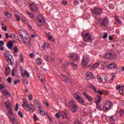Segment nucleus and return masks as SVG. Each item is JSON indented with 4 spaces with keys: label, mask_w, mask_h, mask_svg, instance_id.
<instances>
[{
    "label": "nucleus",
    "mask_w": 124,
    "mask_h": 124,
    "mask_svg": "<svg viewBox=\"0 0 124 124\" xmlns=\"http://www.w3.org/2000/svg\"><path fill=\"white\" fill-rule=\"evenodd\" d=\"M71 65H72L73 67L75 69H76L77 68H78V66L77 65L75 64L74 62L71 63Z\"/></svg>",
    "instance_id": "c03bdc74"
},
{
    "label": "nucleus",
    "mask_w": 124,
    "mask_h": 124,
    "mask_svg": "<svg viewBox=\"0 0 124 124\" xmlns=\"http://www.w3.org/2000/svg\"><path fill=\"white\" fill-rule=\"evenodd\" d=\"M37 77L40 80L41 82L42 83H45V77H44L43 75L38 74Z\"/></svg>",
    "instance_id": "dca6fc26"
},
{
    "label": "nucleus",
    "mask_w": 124,
    "mask_h": 124,
    "mask_svg": "<svg viewBox=\"0 0 124 124\" xmlns=\"http://www.w3.org/2000/svg\"><path fill=\"white\" fill-rule=\"evenodd\" d=\"M13 50H14V54H17V53H18V48L17 47V46H15L13 48Z\"/></svg>",
    "instance_id": "79ce46f5"
},
{
    "label": "nucleus",
    "mask_w": 124,
    "mask_h": 124,
    "mask_svg": "<svg viewBox=\"0 0 124 124\" xmlns=\"http://www.w3.org/2000/svg\"><path fill=\"white\" fill-rule=\"evenodd\" d=\"M114 79H115V77L114 76V74H112V78L110 79L108 83H109V84H112V83H113V81H114Z\"/></svg>",
    "instance_id": "2f4dec72"
},
{
    "label": "nucleus",
    "mask_w": 124,
    "mask_h": 124,
    "mask_svg": "<svg viewBox=\"0 0 124 124\" xmlns=\"http://www.w3.org/2000/svg\"><path fill=\"white\" fill-rule=\"evenodd\" d=\"M97 79L98 81L100 82V83H102V82H103V80H102V78H101V77H100V76L99 75H98L97 76Z\"/></svg>",
    "instance_id": "473e14b6"
},
{
    "label": "nucleus",
    "mask_w": 124,
    "mask_h": 124,
    "mask_svg": "<svg viewBox=\"0 0 124 124\" xmlns=\"http://www.w3.org/2000/svg\"><path fill=\"white\" fill-rule=\"evenodd\" d=\"M34 121H38V119L37 118V116H36V114H34Z\"/></svg>",
    "instance_id": "bf43d9fd"
},
{
    "label": "nucleus",
    "mask_w": 124,
    "mask_h": 124,
    "mask_svg": "<svg viewBox=\"0 0 124 124\" xmlns=\"http://www.w3.org/2000/svg\"><path fill=\"white\" fill-rule=\"evenodd\" d=\"M111 107H112V102L108 101H106L103 106L104 111H108V110L111 109Z\"/></svg>",
    "instance_id": "0eeeda50"
},
{
    "label": "nucleus",
    "mask_w": 124,
    "mask_h": 124,
    "mask_svg": "<svg viewBox=\"0 0 124 124\" xmlns=\"http://www.w3.org/2000/svg\"><path fill=\"white\" fill-rule=\"evenodd\" d=\"M90 62V57L88 55H84L81 62V64L83 66H85Z\"/></svg>",
    "instance_id": "423d86ee"
},
{
    "label": "nucleus",
    "mask_w": 124,
    "mask_h": 124,
    "mask_svg": "<svg viewBox=\"0 0 124 124\" xmlns=\"http://www.w3.org/2000/svg\"><path fill=\"white\" fill-rule=\"evenodd\" d=\"M18 33L20 37H22L24 39H28L29 38V34L25 31L20 30L18 31Z\"/></svg>",
    "instance_id": "39448f33"
},
{
    "label": "nucleus",
    "mask_w": 124,
    "mask_h": 124,
    "mask_svg": "<svg viewBox=\"0 0 124 124\" xmlns=\"http://www.w3.org/2000/svg\"><path fill=\"white\" fill-rule=\"evenodd\" d=\"M108 7L110 9H114V8H115V6H114V4L110 3L108 5Z\"/></svg>",
    "instance_id": "37998d69"
},
{
    "label": "nucleus",
    "mask_w": 124,
    "mask_h": 124,
    "mask_svg": "<svg viewBox=\"0 0 124 124\" xmlns=\"http://www.w3.org/2000/svg\"><path fill=\"white\" fill-rule=\"evenodd\" d=\"M4 57L8 63L11 64V63H12V56L11 55H7V54H5Z\"/></svg>",
    "instance_id": "9b49d317"
},
{
    "label": "nucleus",
    "mask_w": 124,
    "mask_h": 124,
    "mask_svg": "<svg viewBox=\"0 0 124 124\" xmlns=\"http://www.w3.org/2000/svg\"><path fill=\"white\" fill-rule=\"evenodd\" d=\"M29 100H31L32 99V94H30L28 96Z\"/></svg>",
    "instance_id": "e2e57ef3"
},
{
    "label": "nucleus",
    "mask_w": 124,
    "mask_h": 124,
    "mask_svg": "<svg viewBox=\"0 0 124 124\" xmlns=\"http://www.w3.org/2000/svg\"><path fill=\"white\" fill-rule=\"evenodd\" d=\"M104 58L105 59H110V57H109V53L105 54Z\"/></svg>",
    "instance_id": "de8ad7c7"
},
{
    "label": "nucleus",
    "mask_w": 124,
    "mask_h": 124,
    "mask_svg": "<svg viewBox=\"0 0 124 124\" xmlns=\"http://www.w3.org/2000/svg\"><path fill=\"white\" fill-rule=\"evenodd\" d=\"M8 116L10 120H11V121H12V120L15 119V118H14V115H13V112H12V109L9 110V113L8 114Z\"/></svg>",
    "instance_id": "a211bd4d"
},
{
    "label": "nucleus",
    "mask_w": 124,
    "mask_h": 124,
    "mask_svg": "<svg viewBox=\"0 0 124 124\" xmlns=\"http://www.w3.org/2000/svg\"><path fill=\"white\" fill-rule=\"evenodd\" d=\"M90 89H91V90H93V91L94 92H95V93H99V94H101L102 95V94H103V92L100 90H96V88H95L94 87V86H93V85H90L89 86Z\"/></svg>",
    "instance_id": "ddd939ff"
},
{
    "label": "nucleus",
    "mask_w": 124,
    "mask_h": 124,
    "mask_svg": "<svg viewBox=\"0 0 124 124\" xmlns=\"http://www.w3.org/2000/svg\"><path fill=\"white\" fill-rule=\"evenodd\" d=\"M115 20L118 23H119V24H122V21L120 20V19H119V17H118L117 16L115 17Z\"/></svg>",
    "instance_id": "a18cd8bd"
},
{
    "label": "nucleus",
    "mask_w": 124,
    "mask_h": 124,
    "mask_svg": "<svg viewBox=\"0 0 124 124\" xmlns=\"http://www.w3.org/2000/svg\"><path fill=\"white\" fill-rule=\"evenodd\" d=\"M20 82H21V80L20 79H17L15 81L14 84H15V85H17V83H20Z\"/></svg>",
    "instance_id": "4d7b16f0"
},
{
    "label": "nucleus",
    "mask_w": 124,
    "mask_h": 124,
    "mask_svg": "<svg viewBox=\"0 0 124 124\" xmlns=\"http://www.w3.org/2000/svg\"><path fill=\"white\" fill-rule=\"evenodd\" d=\"M74 97L76 100H77L78 103H80V104H84L85 103V101H84V99L82 97H81L78 93H75L74 94Z\"/></svg>",
    "instance_id": "20e7f679"
},
{
    "label": "nucleus",
    "mask_w": 124,
    "mask_h": 124,
    "mask_svg": "<svg viewBox=\"0 0 124 124\" xmlns=\"http://www.w3.org/2000/svg\"><path fill=\"white\" fill-rule=\"evenodd\" d=\"M44 109V108H42V105L41 104H39V106L38 107V111L39 112L40 111H41Z\"/></svg>",
    "instance_id": "c9c22d12"
},
{
    "label": "nucleus",
    "mask_w": 124,
    "mask_h": 124,
    "mask_svg": "<svg viewBox=\"0 0 124 124\" xmlns=\"http://www.w3.org/2000/svg\"><path fill=\"white\" fill-rule=\"evenodd\" d=\"M12 121L14 124H18V120H16V119L14 118Z\"/></svg>",
    "instance_id": "49530a36"
},
{
    "label": "nucleus",
    "mask_w": 124,
    "mask_h": 124,
    "mask_svg": "<svg viewBox=\"0 0 124 124\" xmlns=\"http://www.w3.org/2000/svg\"><path fill=\"white\" fill-rule=\"evenodd\" d=\"M45 59L46 61H47V62H51V61H52V58L50 56H46Z\"/></svg>",
    "instance_id": "f704fd0d"
},
{
    "label": "nucleus",
    "mask_w": 124,
    "mask_h": 124,
    "mask_svg": "<svg viewBox=\"0 0 124 124\" xmlns=\"http://www.w3.org/2000/svg\"><path fill=\"white\" fill-rule=\"evenodd\" d=\"M107 22H108V18H107V17H105L103 19V20L101 23V26H103V27H106L107 25Z\"/></svg>",
    "instance_id": "6ab92c4d"
},
{
    "label": "nucleus",
    "mask_w": 124,
    "mask_h": 124,
    "mask_svg": "<svg viewBox=\"0 0 124 124\" xmlns=\"http://www.w3.org/2000/svg\"><path fill=\"white\" fill-rule=\"evenodd\" d=\"M19 62H24V57H23V55L22 54L19 55Z\"/></svg>",
    "instance_id": "58836bf2"
},
{
    "label": "nucleus",
    "mask_w": 124,
    "mask_h": 124,
    "mask_svg": "<svg viewBox=\"0 0 124 124\" xmlns=\"http://www.w3.org/2000/svg\"><path fill=\"white\" fill-rule=\"evenodd\" d=\"M46 37L48 38V40L54 41V37L50 34V32L46 33Z\"/></svg>",
    "instance_id": "b1692460"
},
{
    "label": "nucleus",
    "mask_w": 124,
    "mask_h": 124,
    "mask_svg": "<svg viewBox=\"0 0 124 124\" xmlns=\"http://www.w3.org/2000/svg\"><path fill=\"white\" fill-rule=\"evenodd\" d=\"M39 114L41 115L42 116H45L46 115V112L44 110V109H43L42 110H40Z\"/></svg>",
    "instance_id": "72a5a7b5"
},
{
    "label": "nucleus",
    "mask_w": 124,
    "mask_h": 124,
    "mask_svg": "<svg viewBox=\"0 0 124 124\" xmlns=\"http://www.w3.org/2000/svg\"><path fill=\"white\" fill-rule=\"evenodd\" d=\"M7 47H9V49H12L13 47V43L11 41L9 42L7 44Z\"/></svg>",
    "instance_id": "cd10ccee"
},
{
    "label": "nucleus",
    "mask_w": 124,
    "mask_h": 124,
    "mask_svg": "<svg viewBox=\"0 0 124 124\" xmlns=\"http://www.w3.org/2000/svg\"><path fill=\"white\" fill-rule=\"evenodd\" d=\"M69 57L70 59H73L74 62H78V61H79V58L76 54L71 53L69 54Z\"/></svg>",
    "instance_id": "9d476101"
},
{
    "label": "nucleus",
    "mask_w": 124,
    "mask_h": 124,
    "mask_svg": "<svg viewBox=\"0 0 124 124\" xmlns=\"http://www.w3.org/2000/svg\"><path fill=\"white\" fill-rule=\"evenodd\" d=\"M27 14H29V15L30 17H31V18H32V19H33V18H34V15H33V14L31 13L29 11H27Z\"/></svg>",
    "instance_id": "e433bc0d"
},
{
    "label": "nucleus",
    "mask_w": 124,
    "mask_h": 124,
    "mask_svg": "<svg viewBox=\"0 0 124 124\" xmlns=\"http://www.w3.org/2000/svg\"><path fill=\"white\" fill-rule=\"evenodd\" d=\"M61 78L62 80V81H63L65 83H66V82H67V80H68V78H67L66 76L64 75H62L61 76Z\"/></svg>",
    "instance_id": "5701e85b"
},
{
    "label": "nucleus",
    "mask_w": 124,
    "mask_h": 124,
    "mask_svg": "<svg viewBox=\"0 0 124 124\" xmlns=\"http://www.w3.org/2000/svg\"><path fill=\"white\" fill-rule=\"evenodd\" d=\"M18 108H19V107L18 106V104H16V107L15 108V111H18Z\"/></svg>",
    "instance_id": "052dcab7"
},
{
    "label": "nucleus",
    "mask_w": 124,
    "mask_h": 124,
    "mask_svg": "<svg viewBox=\"0 0 124 124\" xmlns=\"http://www.w3.org/2000/svg\"><path fill=\"white\" fill-rule=\"evenodd\" d=\"M107 37H108V34L107 33H105L103 36V38L104 39H106Z\"/></svg>",
    "instance_id": "8fccbe9b"
},
{
    "label": "nucleus",
    "mask_w": 124,
    "mask_h": 124,
    "mask_svg": "<svg viewBox=\"0 0 124 124\" xmlns=\"http://www.w3.org/2000/svg\"><path fill=\"white\" fill-rule=\"evenodd\" d=\"M28 104H29V103H28V100L26 99H23V104H22V107H27L28 106Z\"/></svg>",
    "instance_id": "a878e982"
},
{
    "label": "nucleus",
    "mask_w": 124,
    "mask_h": 124,
    "mask_svg": "<svg viewBox=\"0 0 124 124\" xmlns=\"http://www.w3.org/2000/svg\"><path fill=\"white\" fill-rule=\"evenodd\" d=\"M119 114L121 116H123L124 114V111L123 109H120L119 111Z\"/></svg>",
    "instance_id": "3c124183"
},
{
    "label": "nucleus",
    "mask_w": 124,
    "mask_h": 124,
    "mask_svg": "<svg viewBox=\"0 0 124 124\" xmlns=\"http://www.w3.org/2000/svg\"><path fill=\"white\" fill-rule=\"evenodd\" d=\"M83 95L85 97H86L88 101H90V102H92V100H93V97L92 96L89 95L86 92H84L83 93Z\"/></svg>",
    "instance_id": "4be33fe9"
},
{
    "label": "nucleus",
    "mask_w": 124,
    "mask_h": 124,
    "mask_svg": "<svg viewBox=\"0 0 124 124\" xmlns=\"http://www.w3.org/2000/svg\"><path fill=\"white\" fill-rule=\"evenodd\" d=\"M109 121L110 122H113V121H114V116L109 117Z\"/></svg>",
    "instance_id": "680f3d73"
},
{
    "label": "nucleus",
    "mask_w": 124,
    "mask_h": 124,
    "mask_svg": "<svg viewBox=\"0 0 124 124\" xmlns=\"http://www.w3.org/2000/svg\"><path fill=\"white\" fill-rule=\"evenodd\" d=\"M3 93H4V94L5 95H6L7 96L8 95H9V96H10V94H9L8 91H7V90H4V91H3Z\"/></svg>",
    "instance_id": "ea45409f"
},
{
    "label": "nucleus",
    "mask_w": 124,
    "mask_h": 124,
    "mask_svg": "<svg viewBox=\"0 0 124 124\" xmlns=\"http://www.w3.org/2000/svg\"><path fill=\"white\" fill-rule=\"evenodd\" d=\"M91 12L95 15H101L103 13V9L100 7H95L94 9L91 10Z\"/></svg>",
    "instance_id": "f03ea898"
},
{
    "label": "nucleus",
    "mask_w": 124,
    "mask_h": 124,
    "mask_svg": "<svg viewBox=\"0 0 124 124\" xmlns=\"http://www.w3.org/2000/svg\"><path fill=\"white\" fill-rule=\"evenodd\" d=\"M9 37L10 38H15L16 37V35H15L14 33H12L9 36Z\"/></svg>",
    "instance_id": "09e8293b"
},
{
    "label": "nucleus",
    "mask_w": 124,
    "mask_h": 124,
    "mask_svg": "<svg viewBox=\"0 0 124 124\" xmlns=\"http://www.w3.org/2000/svg\"><path fill=\"white\" fill-rule=\"evenodd\" d=\"M7 81L8 82V83H11V82H12V78H11L9 77L7 78Z\"/></svg>",
    "instance_id": "6e6d98bb"
},
{
    "label": "nucleus",
    "mask_w": 124,
    "mask_h": 124,
    "mask_svg": "<svg viewBox=\"0 0 124 124\" xmlns=\"http://www.w3.org/2000/svg\"><path fill=\"white\" fill-rule=\"evenodd\" d=\"M109 59H114L115 58V55H114L113 53H108Z\"/></svg>",
    "instance_id": "a19ab883"
},
{
    "label": "nucleus",
    "mask_w": 124,
    "mask_h": 124,
    "mask_svg": "<svg viewBox=\"0 0 124 124\" xmlns=\"http://www.w3.org/2000/svg\"><path fill=\"white\" fill-rule=\"evenodd\" d=\"M78 3H79V0H76L74 1L75 5H76V4H78Z\"/></svg>",
    "instance_id": "338daca9"
},
{
    "label": "nucleus",
    "mask_w": 124,
    "mask_h": 124,
    "mask_svg": "<svg viewBox=\"0 0 124 124\" xmlns=\"http://www.w3.org/2000/svg\"><path fill=\"white\" fill-rule=\"evenodd\" d=\"M36 63L38 65H40L41 63H42V61L41 60V59L39 57H38L36 60Z\"/></svg>",
    "instance_id": "bb28decb"
},
{
    "label": "nucleus",
    "mask_w": 124,
    "mask_h": 124,
    "mask_svg": "<svg viewBox=\"0 0 124 124\" xmlns=\"http://www.w3.org/2000/svg\"><path fill=\"white\" fill-rule=\"evenodd\" d=\"M49 46L50 45L49 44V43H44L42 48L43 50H46V49L49 48Z\"/></svg>",
    "instance_id": "393cba45"
},
{
    "label": "nucleus",
    "mask_w": 124,
    "mask_h": 124,
    "mask_svg": "<svg viewBox=\"0 0 124 124\" xmlns=\"http://www.w3.org/2000/svg\"><path fill=\"white\" fill-rule=\"evenodd\" d=\"M99 65V63L95 62L94 64L92 65V68H94V69L97 68Z\"/></svg>",
    "instance_id": "7c9ffc66"
},
{
    "label": "nucleus",
    "mask_w": 124,
    "mask_h": 124,
    "mask_svg": "<svg viewBox=\"0 0 124 124\" xmlns=\"http://www.w3.org/2000/svg\"><path fill=\"white\" fill-rule=\"evenodd\" d=\"M89 78H90L91 79H93L94 78V76L93 75V74L91 72H87L86 73V80H90Z\"/></svg>",
    "instance_id": "4468645a"
},
{
    "label": "nucleus",
    "mask_w": 124,
    "mask_h": 124,
    "mask_svg": "<svg viewBox=\"0 0 124 124\" xmlns=\"http://www.w3.org/2000/svg\"><path fill=\"white\" fill-rule=\"evenodd\" d=\"M30 58H34V57L35 56V55H34V54L33 53H31L30 54Z\"/></svg>",
    "instance_id": "69168bd1"
},
{
    "label": "nucleus",
    "mask_w": 124,
    "mask_h": 124,
    "mask_svg": "<svg viewBox=\"0 0 124 124\" xmlns=\"http://www.w3.org/2000/svg\"><path fill=\"white\" fill-rule=\"evenodd\" d=\"M83 40L85 42H91V41H92L93 40L92 39L91 34H90V33H86L85 34L83 37Z\"/></svg>",
    "instance_id": "1a4fd4ad"
},
{
    "label": "nucleus",
    "mask_w": 124,
    "mask_h": 124,
    "mask_svg": "<svg viewBox=\"0 0 124 124\" xmlns=\"http://www.w3.org/2000/svg\"><path fill=\"white\" fill-rule=\"evenodd\" d=\"M56 118H57L58 119L61 118V116H60V114L59 113H56L55 114Z\"/></svg>",
    "instance_id": "0e129e2a"
},
{
    "label": "nucleus",
    "mask_w": 124,
    "mask_h": 124,
    "mask_svg": "<svg viewBox=\"0 0 124 124\" xmlns=\"http://www.w3.org/2000/svg\"><path fill=\"white\" fill-rule=\"evenodd\" d=\"M4 89V86L3 84H0V90Z\"/></svg>",
    "instance_id": "774afa93"
},
{
    "label": "nucleus",
    "mask_w": 124,
    "mask_h": 124,
    "mask_svg": "<svg viewBox=\"0 0 124 124\" xmlns=\"http://www.w3.org/2000/svg\"><path fill=\"white\" fill-rule=\"evenodd\" d=\"M29 7L31 11H33V12H37V11L38 10L37 5L33 2H32L30 4Z\"/></svg>",
    "instance_id": "6e6552de"
},
{
    "label": "nucleus",
    "mask_w": 124,
    "mask_h": 124,
    "mask_svg": "<svg viewBox=\"0 0 124 124\" xmlns=\"http://www.w3.org/2000/svg\"><path fill=\"white\" fill-rule=\"evenodd\" d=\"M96 108H97L99 111H102V108H101V106L99 105V104L96 105Z\"/></svg>",
    "instance_id": "4c0bfd02"
},
{
    "label": "nucleus",
    "mask_w": 124,
    "mask_h": 124,
    "mask_svg": "<svg viewBox=\"0 0 124 124\" xmlns=\"http://www.w3.org/2000/svg\"><path fill=\"white\" fill-rule=\"evenodd\" d=\"M5 73L6 76H8V75H9V73H10V68H6L5 69Z\"/></svg>",
    "instance_id": "c85d7f7f"
},
{
    "label": "nucleus",
    "mask_w": 124,
    "mask_h": 124,
    "mask_svg": "<svg viewBox=\"0 0 124 124\" xmlns=\"http://www.w3.org/2000/svg\"><path fill=\"white\" fill-rule=\"evenodd\" d=\"M68 2L67 1H65V0H63L62 1V4L63 5H67Z\"/></svg>",
    "instance_id": "603ef678"
},
{
    "label": "nucleus",
    "mask_w": 124,
    "mask_h": 124,
    "mask_svg": "<svg viewBox=\"0 0 124 124\" xmlns=\"http://www.w3.org/2000/svg\"><path fill=\"white\" fill-rule=\"evenodd\" d=\"M15 17L17 20V21H20V16L18 15H15Z\"/></svg>",
    "instance_id": "5fc2aeb1"
},
{
    "label": "nucleus",
    "mask_w": 124,
    "mask_h": 124,
    "mask_svg": "<svg viewBox=\"0 0 124 124\" xmlns=\"http://www.w3.org/2000/svg\"><path fill=\"white\" fill-rule=\"evenodd\" d=\"M60 115L63 119H68V115L67 114V110H64L60 112Z\"/></svg>",
    "instance_id": "f8f14e48"
},
{
    "label": "nucleus",
    "mask_w": 124,
    "mask_h": 124,
    "mask_svg": "<svg viewBox=\"0 0 124 124\" xmlns=\"http://www.w3.org/2000/svg\"><path fill=\"white\" fill-rule=\"evenodd\" d=\"M18 114L19 116H20V118H23V113H22V112L21 111H18Z\"/></svg>",
    "instance_id": "13d9d810"
},
{
    "label": "nucleus",
    "mask_w": 124,
    "mask_h": 124,
    "mask_svg": "<svg viewBox=\"0 0 124 124\" xmlns=\"http://www.w3.org/2000/svg\"><path fill=\"white\" fill-rule=\"evenodd\" d=\"M28 111L29 112H31V113H33V112H34V105L30 104L28 105Z\"/></svg>",
    "instance_id": "f3484780"
},
{
    "label": "nucleus",
    "mask_w": 124,
    "mask_h": 124,
    "mask_svg": "<svg viewBox=\"0 0 124 124\" xmlns=\"http://www.w3.org/2000/svg\"><path fill=\"white\" fill-rule=\"evenodd\" d=\"M22 76H26V77H30V73L28 72V71L25 70L24 74H22Z\"/></svg>",
    "instance_id": "c756f323"
},
{
    "label": "nucleus",
    "mask_w": 124,
    "mask_h": 124,
    "mask_svg": "<svg viewBox=\"0 0 124 124\" xmlns=\"http://www.w3.org/2000/svg\"><path fill=\"white\" fill-rule=\"evenodd\" d=\"M101 102V97L99 95H97L95 98L94 103L96 104H99Z\"/></svg>",
    "instance_id": "aec40b11"
},
{
    "label": "nucleus",
    "mask_w": 124,
    "mask_h": 124,
    "mask_svg": "<svg viewBox=\"0 0 124 124\" xmlns=\"http://www.w3.org/2000/svg\"><path fill=\"white\" fill-rule=\"evenodd\" d=\"M117 64L111 63L107 66V68L108 69H111L112 68H115V67H117Z\"/></svg>",
    "instance_id": "412c9836"
},
{
    "label": "nucleus",
    "mask_w": 124,
    "mask_h": 124,
    "mask_svg": "<svg viewBox=\"0 0 124 124\" xmlns=\"http://www.w3.org/2000/svg\"><path fill=\"white\" fill-rule=\"evenodd\" d=\"M46 22L45 18H44L43 16L41 15H39L38 16V22L37 24L38 27H42L44 26V24H45Z\"/></svg>",
    "instance_id": "7ed1b4c3"
},
{
    "label": "nucleus",
    "mask_w": 124,
    "mask_h": 124,
    "mask_svg": "<svg viewBox=\"0 0 124 124\" xmlns=\"http://www.w3.org/2000/svg\"><path fill=\"white\" fill-rule=\"evenodd\" d=\"M4 105L5 106V107H6V108H7V109H8V110H12V105H11V104H10V103L9 102V101H7L6 102H5L4 103Z\"/></svg>",
    "instance_id": "2eb2a0df"
},
{
    "label": "nucleus",
    "mask_w": 124,
    "mask_h": 124,
    "mask_svg": "<svg viewBox=\"0 0 124 124\" xmlns=\"http://www.w3.org/2000/svg\"><path fill=\"white\" fill-rule=\"evenodd\" d=\"M2 30L4 31H7V27L6 26L2 27Z\"/></svg>",
    "instance_id": "864d4df0"
},
{
    "label": "nucleus",
    "mask_w": 124,
    "mask_h": 124,
    "mask_svg": "<svg viewBox=\"0 0 124 124\" xmlns=\"http://www.w3.org/2000/svg\"><path fill=\"white\" fill-rule=\"evenodd\" d=\"M69 107L73 113L77 112L78 110V105L76 103V102L74 100H71L69 102Z\"/></svg>",
    "instance_id": "f257e3e1"
}]
</instances>
